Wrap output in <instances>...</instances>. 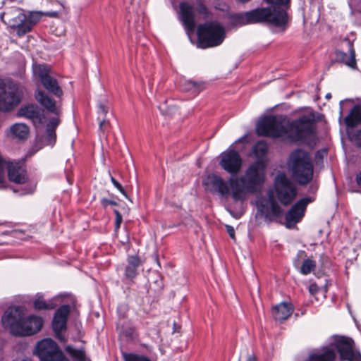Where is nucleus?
I'll return each instance as SVG.
<instances>
[{
    "label": "nucleus",
    "mask_w": 361,
    "mask_h": 361,
    "mask_svg": "<svg viewBox=\"0 0 361 361\" xmlns=\"http://www.w3.org/2000/svg\"><path fill=\"white\" fill-rule=\"evenodd\" d=\"M145 346L147 348V349L148 350H151L152 348H150V349H149V347H147V345H145Z\"/></svg>",
    "instance_id": "53"
},
{
    "label": "nucleus",
    "mask_w": 361,
    "mask_h": 361,
    "mask_svg": "<svg viewBox=\"0 0 361 361\" xmlns=\"http://www.w3.org/2000/svg\"><path fill=\"white\" fill-rule=\"evenodd\" d=\"M336 354L334 349L328 346L322 348L321 352H311L304 361H334Z\"/></svg>",
    "instance_id": "24"
},
{
    "label": "nucleus",
    "mask_w": 361,
    "mask_h": 361,
    "mask_svg": "<svg viewBox=\"0 0 361 361\" xmlns=\"http://www.w3.org/2000/svg\"><path fill=\"white\" fill-rule=\"evenodd\" d=\"M35 350L40 361H69L51 338H45L38 342Z\"/></svg>",
    "instance_id": "11"
},
{
    "label": "nucleus",
    "mask_w": 361,
    "mask_h": 361,
    "mask_svg": "<svg viewBox=\"0 0 361 361\" xmlns=\"http://www.w3.org/2000/svg\"><path fill=\"white\" fill-rule=\"evenodd\" d=\"M226 37L225 27L218 21L204 23V49L221 45Z\"/></svg>",
    "instance_id": "12"
},
{
    "label": "nucleus",
    "mask_w": 361,
    "mask_h": 361,
    "mask_svg": "<svg viewBox=\"0 0 361 361\" xmlns=\"http://www.w3.org/2000/svg\"><path fill=\"white\" fill-rule=\"evenodd\" d=\"M226 232L228 234L229 237L231 239L235 240V230H234L233 227L230 225H226Z\"/></svg>",
    "instance_id": "42"
},
{
    "label": "nucleus",
    "mask_w": 361,
    "mask_h": 361,
    "mask_svg": "<svg viewBox=\"0 0 361 361\" xmlns=\"http://www.w3.org/2000/svg\"><path fill=\"white\" fill-rule=\"evenodd\" d=\"M274 187L278 200L283 206L290 205L297 196L295 185L284 173L275 177Z\"/></svg>",
    "instance_id": "9"
},
{
    "label": "nucleus",
    "mask_w": 361,
    "mask_h": 361,
    "mask_svg": "<svg viewBox=\"0 0 361 361\" xmlns=\"http://www.w3.org/2000/svg\"><path fill=\"white\" fill-rule=\"evenodd\" d=\"M258 135L279 138L287 135V119L283 115L264 116L256 126Z\"/></svg>",
    "instance_id": "7"
},
{
    "label": "nucleus",
    "mask_w": 361,
    "mask_h": 361,
    "mask_svg": "<svg viewBox=\"0 0 361 361\" xmlns=\"http://www.w3.org/2000/svg\"><path fill=\"white\" fill-rule=\"evenodd\" d=\"M200 83H197L192 80H188L185 83V90L187 91H193L195 92H200Z\"/></svg>",
    "instance_id": "37"
},
{
    "label": "nucleus",
    "mask_w": 361,
    "mask_h": 361,
    "mask_svg": "<svg viewBox=\"0 0 361 361\" xmlns=\"http://www.w3.org/2000/svg\"><path fill=\"white\" fill-rule=\"evenodd\" d=\"M123 357L124 361H151V360L142 355H137L135 353H123Z\"/></svg>",
    "instance_id": "34"
},
{
    "label": "nucleus",
    "mask_w": 361,
    "mask_h": 361,
    "mask_svg": "<svg viewBox=\"0 0 361 361\" xmlns=\"http://www.w3.org/2000/svg\"><path fill=\"white\" fill-rule=\"evenodd\" d=\"M114 214H116V228H118L122 222V216L118 210H114Z\"/></svg>",
    "instance_id": "43"
},
{
    "label": "nucleus",
    "mask_w": 361,
    "mask_h": 361,
    "mask_svg": "<svg viewBox=\"0 0 361 361\" xmlns=\"http://www.w3.org/2000/svg\"><path fill=\"white\" fill-rule=\"evenodd\" d=\"M306 256V253L305 251L303 250H300L298 252L297 254V259H295L293 262V265L295 267L298 268V265H299V259L298 258H301L302 257H305Z\"/></svg>",
    "instance_id": "45"
},
{
    "label": "nucleus",
    "mask_w": 361,
    "mask_h": 361,
    "mask_svg": "<svg viewBox=\"0 0 361 361\" xmlns=\"http://www.w3.org/2000/svg\"><path fill=\"white\" fill-rule=\"evenodd\" d=\"M109 111V106L106 104L100 103L98 106V120L99 121V127L102 131H105L109 126L106 120V114Z\"/></svg>",
    "instance_id": "27"
},
{
    "label": "nucleus",
    "mask_w": 361,
    "mask_h": 361,
    "mask_svg": "<svg viewBox=\"0 0 361 361\" xmlns=\"http://www.w3.org/2000/svg\"><path fill=\"white\" fill-rule=\"evenodd\" d=\"M220 164L228 173L236 174L241 168L242 159L237 151L231 149L221 154Z\"/></svg>",
    "instance_id": "18"
},
{
    "label": "nucleus",
    "mask_w": 361,
    "mask_h": 361,
    "mask_svg": "<svg viewBox=\"0 0 361 361\" xmlns=\"http://www.w3.org/2000/svg\"><path fill=\"white\" fill-rule=\"evenodd\" d=\"M228 18L234 27L259 23L277 28L281 32L287 29L289 21L287 11L278 7L257 8L243 13L230 15Z\"/></svg>",
    "instance_id": "2"
},
{
    "label": "nucleus",
    "mask_w": 361,
    "mask_h": 361,
    "mask_svg": "<svg viewBox=\"0 0 361 361\" xmlns=\"http://www.w3.org/2000/svg\"><path fill=\"white\" fill-rule=\"evenodd\" d=\"M267 3L272 4L271 7H278L281 8L279 6H288L290 4V0H264ZM283 9V8H282ZM283 10H285L283 8Z\"/></svg>",
    "instance_id": "38"
},
{
    "label": "nucleus",
    "mask_w": 361,
    "mask_h": 361,
    "mask_svg": "<svg viewBox=\"0 0 361 361\" xmlns=\"http://www.w3.org/2000/svg\"><path fill=\"white\" fill-rule=\"evenodd\" d=\"M23 94L12 82L0 79V111L9 112L21 102Z\"/></svg>",
    "instance_id": "8"
},
{
    "label": "nucleus",
    "mask_w": 361,
    "mask_h": 361,
    "mask_svg": "<svg viewBox=\"0 0 361 361\" xmlns=\"http://www.w3.org/2000/svg\"><path fill=\"white\" fill-rule=\"evenodd\" d=\"M36 100L48 111L56 115L61 114V107L56 105L54 99L49 97L42 90H37L35 94Z\"/></svg>",
    "instance_id": "22"
},
{
    "label": "nucleus",
    "mask_w": 361,
    "mask_h": 361,
    "mask_svg": "<svg viewBox=\"0 0 361 361\" xmlns=\"http://www.w3.org/2000/svg\"><path fill=\"white\" fill-rule=\"evenodd\" d=\"M356 183L359 186H361V171L356 176Z\"/></svg>",
    "instance_id": "48"
},
{
    "label": "nucleus",
    "mask_w": 361,
    "mask_h": 361,
    "mask_svg": "<svg viewBox=\"0 0 361 361\" xmlns=\"http://www.w3.org/2000/svg\"><path fill=\"white\" fill-rule=\"evenodd\" d=\"M319 262L321 264L322 267L324 268L326 267V264L329 263V259L325 255H321L319 257Z\"/></svg>",
    "instance_id": "46"
},
{
    "label": "nucleus",
    "mask_w": 361,
    "mask_h": 361,
    "mask_svg": "<svg viewBox=\"0 0 361 361\" xmlns=\"http://www.w3.org/2000/svg\"><path fill=\"white\" fill-rule=\"evenodd\" d=\"M294 307L290 302H282L271 308V315L274 320L282 322L293 314Z\"/></svg>",
    "instance_id": "20"
},
{
    "label": "nucleus",
    "mask_w": 361,
    "mask_h": 361,
    "mask_svg": "<svg viewBox=\"0 0 361 361\" xmlns=\"http://www.w3.org/2000/svg\"><path fill=\"white\" fill-rule=\"evenodd\" d=\"M212 185L214 189L221 195L224 196L228 194L229 188L228 184L221 177H214Z\"/></svg>",
    "instance_id": "29"
},
{
    "label": "nucleus",
    "mask_w": 361,
    "mask_h": 361,
    "mask_svg": "<svg viewBox=\"0 0 361 361\" xmlns=\"http://www.w3.org/2000/svg\"><path fill=\"white\" fill-rule=\"evenodd\" d=\"M18 115L31 120L35 126L39 125L42 122L40 110L37 106L34 104H29L21 107L19 109Z\"/></svg>",
    "instance_id": "23"
},
{
    "label": "nucleus",
    "mask_w": 361,
    "mask_h": 361,
    "mask_svg": "<svg viewBox=\"0 0 361 361\" xmlns=\"http://www.w3.org/2000/svg\"><path fill=\"white\" fill-rule=\"evenodd\" d=\"M111 180L113 185L126 197H128L125 190L123 186L117 181L114 177H111Z\"/></svg>",
    "instance_id": "40"
},
{
    "label": "nucleus",
    "mask_w": 361,
    "mask_h": 361,
    "mask_svg": "<svg viewBox=\"0 0 361 361\" xmlns=\"http://www.w3.org/2000/svg\"><path fill=\"white\" fill-rule=\"evenodd\" d=\"M6 162L0 155V188L5 187L6 178H5V168Z\"/></svg>",
    "instance_id": "36"
},
{
    "label": "nucleus",
    "mask_w": 361,
    "mask_h": 361,
    "mask_svg": "<svg viewBox=\"0 0 361 361\" xmlns=\"http://www.w3.org/2000/svg\"><path fill=\"white\" fill-rule=\"evenodd\" d=\"M59 123H60V121L59 118H53L50 119L49 122L47 125V128L56 130V128L59 126Z\"/></svg>",
    "instance_id": "41"
},
{
    "label": "nucleus",
    "mask_w": 361,
    "mask_h": 361,
    "mask_svg": "<svg viewBox=\"0 0 361 361\" xmlns=\"http://www.w3.org/2000/svg\"><path fill=\"white\" fill-rule=\"evenodd\" d=\"M34 319H39L40 326H39V328H37V330L32 332L31 335L38 332L42 329V325H43V320H42V317L35 316V315H31L27 318H25L24 317V319H23V323H22V327H28V328L31 327L32 329H33L36 326V324H35V322H32V321H34Z\"/></svg>",
    "instance_id": "32"
},
{
    "label": "nucleus",
    "mask_w": 361,
    "mask_h": 361,
    "mask_svg": "<svg viewBox=\"0 0 361 361\" xmlns=\"http://www.w3.org/2000/svg\"><path fill=\"white\" fill-rule=\"evenodd\" d=\"M316 267V262L311 259H305L303 260L301 267H300V272L303 275L310 274Z\"/></svg>",
    "instance_id": "33"
},
{
    "label": "nucleus",
    "mask_w": 361,
    "mask_h": 361,
    "mask_svg": "<svg viewBox=\"0 0 361 361\" xmlns=\"http://www.w3.org/2000/svg\"><path fill=\"white\" fill-rule=\"evenodd\" d=\"M69 313L70 306L68 305H62L55 312L52 322V327L56 336L62 342L66 341V338L62 334V332L66 330Z\"/></svg>",
    "instance_id": "17"
},
{
    "label": "nucleus",
    "mask_w": 361,
    "mask_h": 361,
    "mask_svg": "<svg viewBox=\"0 0 361 361\" xmlns=\"http://www.w3.org/2000/svg\"><path fill=\"white\" fill-rule=\"evenodd\" d=\"M326 98H330L331 97V94H327L326 96Z\"/></svg>",
    "instance_id": "52"
},
{
    "label": "nucleus",
    "mask_w": 361,
    "mask_h": 361,
    "mask_svg": "<svg viewBox=\"0 0 361 361\" xmlns=\"http://www.w3.org/2000/svg\"><path fill=\"white\" fill-rule=\"evenodd\" d=\"M349 56L343 51L336 50L335 51V61L337 63H344L351 68H357V62L355 59V51L352 42L348 41Z\"/></svg>",
    "instance_id": "21"
},
{
    "label": "nucleus",
    "mask_w": 361,
    "mask_h": 361,
    "mask_svg": "<svg viewBox=\"0 0 361 361\" xmlns=\"http://www.w3.org/2000/svg\"><path fill=\"white\" fill-rule=\"evenodd\" d=\"M312 202L311 197H303L298 200L287 212L285 215L286 227L292 228L294 225L301 221L305 216L307 207Z\"/></svg>",
    "instance_id": "16"
},
{
    "label": "nucleus",
    "mask_w": 361,
    "mask_h": 361,
    "mask_svg": "<svg viewBox=\"0 0 361 361\" xmlns=\"http://www.w3.org/2000/svg\"><path fill=\"white\" fill-rule=\"evenodd\" d=\"M1 18L9 27L16 28L19 37L29 32L32 27V23L26 20V16L23 11L18 8L8 9L1 16Z\"/></svg>",
    "instance_id": "10"
},
{
    "label": "nucleus",
    "mask_w": 361,
    "mask_h": 361,
    "mask_svg": "<svg viewBox=\"0 0 361 361\" xmlns=\"http://www.w3.org/2000/svg\"><path fill=\"white\" fill-rule=\"evenodd\" d=\"M35 73L39 77L43 87L49 92L58 97L63 95V91L58 84L56 79L49 75V68L44 64H39L35 67Z\"/></svg>",
    "instance_id": "14"
},
{
    "label": "nucleus",
    "mask_w": 361,
    "mask_h": 361,
    "mask_svg": "<svg viewBox=\"0 0 361 361\" xmlns=\"http://www.w3.org/2000/svg\"><path fill=\"white\" fill-rule=\"evenodd\" d=\"M25 317L24 308L22 307H9L4 314L1 322L4 328L8 329L11 333L15 336H30L32 332L37 330L40 326V321L34 319L36 326L31 327H22V323Z\"/></svg>",
    "instance_id": "6"
},
{
    "label": "nucleus",
    "mask_w": 361,
    "mask_h": 361,
    "mask_svg": "<svg viewBox=\"0 0 361 361\" xmlns=\"http://www.w3.org/2000/svg\"><path fill=\"white\" fill-rule=\"evenodd\" d=\"M353 140L355 141L356 145L359 147H361V128L360 130H357L353 135Z\"/></svg>",
    "instance_id": "39"
},
{
    "label": "nucleus",
    "mask_w": 361,
    "mask_h": 361,
    "mask_svg": "<svg viewBox=\"0 0 361 361\" xmlns=\"http://www.w3.org/2000/svg\"><path fill=\"white\" fill-rule=\"evenodd\" d=\"M247 361H257V358L254 355H249Z\"/></svg>",
    "instance_id": "49"
},
{
    "label": "nucleus",
    "mask_w": 361,
    "mask_h": 361,
    "mask_svg": "<svg viewBox=\"0 0 361 361\" xmlns=\"http://www.w3.org/2000/svg\"><path fill=\"white\" fill-rule=\"evenodd\" d=\"M65 350L74 361H86L87 360L85 353L82 349H75L71 345H67Z\"/></svg>",
    "instance_id": "30"
},
{
    "label": "nucleus",
    "mask_w": 361,
    "mask_h": 361,
    "mask_svg": "<svg viewBox=\"0 0 361 361\" xmlns=\"http://www.w3.org/2000/svg\"><path fill=\"white\" fill-rule=\"evenodd\" d=\"M6 167L8 169V176L11 181L18 184L26 182V171L20 163H7Z\"/></svg>",
    "instance_id": "19"
},
{
    "label": "nucleus",
    "mask_w": 361,
    "mask_h": 361,
    "mask_svg": "<svg viewBox=\"0 0 361 361\" xmlns=\"http://www.w3.org/2000/svg\"><path fill=\"white\" fill-rule=\"evenodd\" d=\"M267 151V143L258 141L252 147V153L257 160L247 167L244 176L229 179L232 197L235 201L243 200L246 193L254 194L262 188L266 179L267 164L264 157Z\"/></svg>",
    "instance_id": "1"
},
{
    "label": "nucleus",
    "mask_w": 361,
    "mask_h": 361,
    "mask_svg": "<svg viewBox=\"0 0 361 361\" xmlns=\"http://www.w3.org/2000/svg\"><path fill=\"white\" fill-rule=\"evenodd\" d=\"M141 265V259L137 255L128 256L125 267V277L130 281H133L137 275V270Z\"/></svg>",
    "instance_id": "25"
},
{
    "label": "nucleus",
    "mask_w": 361,
    "mask_h": 361,
    "mask_svg": "<svg viewBox=\"0 0 361 361\" xmlns=\"http://www.w3.org/2000/svg\"><path fill=\"white\" fill-rule=\"evenodd\" d=\"M56 139V130L47 128L44 142L47 145H53Z\"/></svg>",
    "instance_id": "35"
},
{
    "label": "nucleus",
    "mask_w": 361,
    "mask_h": 361,
    "mask_svg": "<svg viewBox=\"0 0 361 361\" xmlns=\"http://www.w3.org/2000/svg\"><path fill=\"white\" fill-rule=\"evenodd\" d=\"M11 131L16 137L20 139H25L29 134L28 127L23 123H16L11 128Z\"/></svg>",
    "instance_id": "28"
},
{
    "label": "nucleus",
    "mask_w": 361,
    "mask_h": 361,
    "mask_svg": "<svg viewBox=\"0 0 361 361\" xmlns=\"http://www.w3.org/2000/svg\"><path fill=\"white\" fill-rule=\"evenodd\" d=\"M56 305L54 304L52 300L46 302L43 297L39 296L34 301V307L35 310H51L54 309Z\"/></svg>",
    "instance_id": "31"
},
{
    "label": "nucleus",
    "mask_w": 361,
    "mask_h": 361,
    "mask_svg": "<svg viewBox=\"0 0 361 361\" xmlns=\"http://www.w3.org/2000/svg\"><path fill=\"white\" fill-rule=\"evenodd\" d=\"M179 19L183 23L185 32L192 44L197 48H203V24L195 27L203 13V0H190L179 4Z\"/></svg>",
    "instance_id": "3"
},
{
    "label": "nucleus",
    "mask_w": 361,
    "mask_h": 361,
    "mask_svg": "<svg viewBox=\"0 0 361 361\" xmlns=\"http://www.w3.org/2000/svg\"><path fill=\"white\" fill-rule=\"evenodd\" d=\"M101 202H102V204L104 207H106L107 205H111V206H116V205H117V203L115 201L110 200H108L106 198H103L101 200Z\"/></svg>",
    "instance_id": "47"
},
{
    "label": "nucleus",
    "mask_w": 361,
    "mask_h": 361,
    "mask_svg": "<svg viewBox=\"0 0 361 361\" xmlns=\"http://www.w3.org/2000/svg\"><path fill=\"white\" fill-rule=\"evenodd\" d=\"M293 176L300 185L308 184L313 178V165L309 154L302 149L293 150L289 157Z\"/></svg>",
    "instance_id": "5"
},
{
    "label": "nucleus",
    "mask_w": 361,
    "mask_h": 361,
    "mask_svg": "<svg viewBox=\"0 0 361 361\" xmlns=\"http://www.w3.org/2000/svg\"><path fill=\"white\" fill-rule=\"evenodd\" d=\"M354 341L348 337H341L334 343V350L339 354L341 360L361 361V353L353 350Z\"/></svg>",
    "instance_id": "13"
},
{
    "label": "nucleus",
    "mask_w": 361,
    "mask_h": 361,
    "mask_svg": "<svg viewBox=\"0 0 361 361\" xmlns=\"http://www.w3.org/2000/svg\"><path fill=\"white\" fill-rule=\"evenodd\" d=\"M319 290V286L315 283H311L309 286V292L311 295H314L318 293Z\"/></svg>",
    "instance_id": "44"
},
{
    "label": "nucleus",
    "mask_w": 361,
    "mask_h": 361,
    "mask_svg": "<svg viewBox=\"0 0 361 361\" xmlns=\"http://www.w3.org/2000/svg\"><path fill=\"white\" fill-rule=\"evenodd\" d=\"M204 17H205L207 16V14L208 13V10L205 6H204Z\"/></svg>",
    "instance_id": "51"
},
{
    "label": "nucleus",
    "mask_w": 361,
    "mask_h": 361,
    "mask_svg": "<svg viewBox=\"0 0 361 361\" xmlns=\"http://www.w3.org/2000/svg\"><path fill=\"white\" fill-rule=\"evenodd\" d=\"M315 113L304 114L294 120L287 119V137L293 142H305L314 138L317 135Z\"/></svg>",
    "instance_id": "4"
},
{
    "label": "nucleus",
    "mask_w": 361,
    "mask_h": 361,
    "mask_svg": "<svg viewBox=\"0 0 361 361\" xmlns=\"http://www.w3.org/2000/svg\"><path fill=\"white\" fill-rule=\"evenodd\" d=\"M236 1L238 2H240V3H246V2L250 1V0H236Z\"/></svg>",
    "instance_id": "50"
},
{
    "label": "nucleus",
    "mask_w": 361,
    "mask_h": 361,
    "mask_svg": "<svg viewBox=\"0 0 361 361\" xmlns=\"http://www.w3.org/2000/svg\"><path fill=\"white\" fill-rule=\"evenodd\" d=\"M269 205L268 206L264 203L257 204V214L264 216V221L268 223L276 222L281 223L283 210L275 200L272 195L269 197Z\"/></svg>",
    "instance_id": "15"
},
{
    "label": "nucleus",
    "mask_w": 361,
    "mask_h": 361,
    "mask_svg": "<svg viewBox=\"0 0 361 361\" xmlns=\"http://www.w3.org/2000/svg\"><path fill=\"white\" fill-rule=\"evenodd\" d=\"M344 123L348 128H353L361 124V106L355 105L344 118Z\"/></svg>",
    "instance_id": "26"
}]
</instances>
